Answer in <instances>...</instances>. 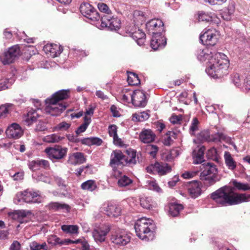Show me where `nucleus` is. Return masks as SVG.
<instances>
[{"instance_id": "nucleus-1", "label": "nucleus", "mask_w": 250, "mask_h": 250, "mask_svg": "<svg viewBox=\"0 0 250 250\" xmlns=\"http://www.w3.org/2000/svg\"><path fill=\"white\" fill-rule=\"evenodd\" d=\"M197 57L200 61L208 60V66L206 71L210 77L218 78L228 73L229 61L224 54L215 51H211L206 48L198 50Z\"/></svg>"}, {"instance_id": "nucleus-2", "label": "nucleus", "mask_w": 250, "mask_h": 250, "mask_svg": "<svg viewBox=\"0 0 250 250\" xmlns=\"http://www.w3.org/2000/svg\"><path fill=\"white\" fill-rule=\"evenodd\" d=\"M210 198L222 207L237 205L250 201V195L235 193L227 186L223 187L212 192Z\"/></svg>"}, {"instance_id": "nucleus-3", "label": "nucleus", "mask_w": 250, "mask_h": 250, "mask_svg": "<svg viewBox=\"0 0 250 250\" xmlns=\"http://www.w3.org/2000/svg\"><path fill=\"white\" fill-rule=\"evenodd\" d=\"M69 91L61 90L52 95L51 98L45 100L46 106L44 108L45 113L53 116L60 115L67 107L66 103L58 104V103L68 98Z\"/></svg>"}, {"instance_id": "nucleus-4", "label": "nucleus", "mask_w": 250, "mask_h": 250, "mask_svg": "<svg viewBox=\"0 0 250 250\" xmlns=\"http://www.w3.org/2000/svg\"><path fill=\"white\" fill-rule=\"evenodd\" d=\"M152 220L143 217L137 220L134 229L137 236L146 241L152 240L154 237V225Z\"/></svg>"}, {"instance_id": "nucleus-5", "label": "nucleus", "mask_w": 250, "mask_h": 250, "mask_svg": "<svg viewBox=\"0 0 250 250\" xmlns=\"http://www.w3.org/2000/svg\"><path fill=\"white\" fill-rule=\"evenodd\" d=\"M202 172L200 173V179L204 182L207 186L214 185L219 181L217 173L218 170L216 166L210 163H204L202 165Z\"/></svg>"}, {"instance_id": "nucleus-6", "label": "nucleus", "mask_w": 250, "mask_h": 250, "mask_svg": "<svg viewBox=\"0 0 250 250\" xmlns=\"http://www.w3.org/2000/svg\"><path fill=\"white\" fill-rule=\"evenodd\" d=\"M111 233V241L116 245L125 246L130 242V236L124 230L112 227Z\"/></svg>"}, {"instance_id": "nucleus-7", "label": "nucleus", "mask_w": 250, "mask_h": 250, "mask_svg": "<svg viewBox=\"0 0 250 250\" xmlns=\"http://www.w3.org/2000/svg\"><path fill=\"white\" fill-rule=\"evenodd\" d=\"M81 14L91 22H95L101 20L100 16L97 10L91 4L83 2L80 7Z\"/></svg>"}, {"instance_id": "nucleus-8", "label": "nucleus", "mask_w": 250, "mask_h": 250, "mask_svg": "<svg viewBox=\"0 0 250 250\" xmlns=\"http://www.w3.org/2000/svg\"><path fill=\"white\" fill-rule=\"evenodd\" d=\"M21 55V50L18 45H15L9 47L4 52L0 59L4 65L13 63Z\"/></svg>"}, {"instance_id": "nucleus-9", "label": "nucleus", "mask_w": 250, "mask_h": 250, "mask_svg": "<svg viewBox=\"0 0 250 250\" xmlns=\"http://www.w3.org/2000/svg\"><path fill=\"white\" fill-rule=\"evenodd\" d=\"M38 192L26 190L23 192H18L16 198L19 202L22 200L28 203H40L42 199Z\"/></svg>"}, {"instance_id": "nucleus-10", "label": "nucleus", "mask_w": 250, "mask_h": 250, "mask_svg": "<svg viewBox=\"0 0 250 250\" xmlns=\"http://www.w3.org/2000/svg\"><path fill=\"white\" fill-rule=\"evenodd\" d=\"M100 21L102 27H108L111 30H117L120 27V20L113 15L102 16Z\"/></svg>"}, {"instance_id": "nucleus-11", "label": "nucleus", "mask_w": 250, "mask_h": 250, "mask_svg": "<svg viewBox=\"0 0 250 250\" xmlns=\"http://www.w3.org/2000/svg\"><path fill=\"white\" fill-rule=\"evenodd\" d=\"M68 149L61 146H55L52 147H47L45 152L51 160H61L65 157Z\"/></svg>"}, {"instance_id": "nucleus-12", "label": "nucleus", "mask_w": 250, "mask_h": 250, "mask_svg": "<svg viewBox=\"0 0 250 250\" xmlns=\"http://www.w3.org/2000/svg\"><path fill=\"white\" fill-rule=\"evenodd\" d=\"M112 227L109 224H103L95 229L92 232L93 237L97 243H102L105 241L108 233L111 231Z\"/></svg>"}, {"instance_id": "nucleus-13", "label": "nucleus", "mask_w": 250, "mask_h": 250, "mask_svg": "<svg viewBox=\"0 0 250 250\" xmlns=\"http://www.w3.org/2000/svg\"><path fill=\"white\" fill-rule=\"evenodd\" d=\"M164 25L163 21L158 19L151 20L146 24L148 33L151 35H159L162 34L164 30Z\"/></svg>"}, {"instance_id": "nucleus-14", "label": "nucleus", "mask_w": 250, "mask_h": 250, "mask_svg": "<svg viewBox=\"0 0 250 250\" xmlns=\"http://www.w3.org/2000/svg\"><path fill=\"white\" fill-rule=\"evenodd\" d=\"M199 39L204 45L213 46L216 43L218 37L215 30L208 29L200 34Z\"/></svg>"}, {"instance_id": "nucleus-15", "label": "nucleus", "mask_w": 250, "mask_h": 250, "mask_svg": "<svg viewBox=\"0 0 250 250\" xmlns=\"http://www.w3.org/2000/svg\"><path fill=\"white\" fill-rule=\"evenodd\" d=\"M124 154L120 150H113L111 154L109 165L112 167L114 172L119 171L117 167L125 166Z\"/></svg>"}, {"instance_id": "nucleus-16", "label": "nucleus", "mask_w": 250, "mask_h": 250, "mask_svg": "<svg viewBox=\"0 0 250 250\" xmlns=\"http://www.w3.org/2000/svg\"><path fill=\"white\" fill-rule=\"evenodd\" d=\"M130 95L132 103L135 106L144 107L146 105V97L144 91L136 90Z\"/></svg>"}, {"instance_id": "nucleus-17", "label": "nucleus", "mask_w": 250, "mask_h": 250, "mask_svg": "<svg viewBox=\"0 0 250 250\" xmlns=\"http://www.w3.org/2000/svg\"><path fill=\"white\" fill-rule=\"evenodd\" d=\"M5 132L8 138L14 139L20 138L23 133V131L21 127L17 123L11 124L7 127Z\"/></svg>"}, {"instance_id": "nucleus-18", "label": "nucleus", "mask_w": 250, "mask_h": 250, "mask_svg": "<svg viewBox=\"0 0 250 250\" xmlns=\"http://www.w3.org/2000/svg\"><path fill=\"white\" fill-rule=\"evenodd\" d=\"M188 192L192 198L198 197L201 194V186L197 181L189 182L187 185Z\"/></svg>"}, {"instance_id": "nucleus-19", "label": "nucleus", "mask_w": 250, "mask_h": 250, "mask_svg": "<svg viewBox=\"0 0 250 250\" xmlns=\"http://www.w3.org/2000/svg\"><path fill=\"white\" fill-rule=\"evenodd\" d=\"M166 39L162 36V34L159 35H152L150 46L153 50H156L163 48L166 46Z\"/></svg>"}, {"instance_id": "nucleus-20", "label": "nucleus", "mask_w": 250, "mask_h": 250, "mask_svg": "<svg viewBox=\"0 0 250 250\" xmlns=\"http://www.w3.org/2000/svg\"><path fill=\"white\" fill-rule=\"evenodd\" d=\"M127 30L128 31L130 36L136 41L138 45L141 46L144 44L146 34L142 30L136 27H133L130 31L128 29Z\"/></svg>"}, {"instance_id": "nucleus-21", "label": "nucleus", "mask_w": 250, "mask_h": 250, "mask_svg": "<svg viewBox=\"0 0 250 250\" xmlns=\"http://www.w3.org/2000/svg\"><path fill=\"white\" fill-rule=\"evenodd\" d=\"M114 176L118 179L117 184L120 188L126 187L132 183V180L128 176L123 174L120 171L114 172Z\"/></svg>"}, {"instance_id": "nucleus-22", "label": "nucleus", "mask_w": 250, "mask_h": 250, "mask_svg": "<svg viewBox=\"0 0 250 250\" xmlns=\"http://www.w3.org/2000/svg\"><path fill=\"white\" fill-rule=\"evenodd\" d=\"M43 50L50 57L55 58L60 55L62 51V48L56 44H47L43 47Z\"/></svg>"}, {"instance_id": "nucleus-23", "label": "nucleus", "mask_w": 250, "mask_h": 250, "mask_svg": "<svg viewBox=\"0 0 250 250\" xmlns=\"http://www.w3.org/2000/svg\"><path fill=\"white\" fill-rule=\"evenodd\" d=\"M68 161L73 165H81L85 162L86 158L83 153L77 152L69 154Z\"/></svg>"}, {"instance_id": "nucleus-24", "label": "nucleus", "mask_w": 250, "mask_h": 250, "mask_svg": "<svg viewBox=\"0 0 250 250\" xmlns=\"http://www.w3.org/2000/svg\"><path fill=\"white\" fill-rule=\"evenodd\" d=\"M102 211L109 217H116L121 214V208L116 205L108 204L106 207L102 208Z\"/></svg>"}, {"instance_id": "nucleus-25", "label": "nucleus", "mask_w": 250, "mask_h": 250, "mask_svg": "<svg viewBox=\"0 0 250 250\" xmlns=\"http://www.w3.org/2000/svg\"><path fill=\"white\" fill-rule=\"evenodd\" d=\"M205 149L206 148L204 146H201L200 147L198 146L194 149L192 152L194 164H201L204 161V155Z\"/></svg>"}, {"instance_id": "nucleus-26", "label": "nucleus", "mask_w": 250, "mask_h": 250, "mask_svg": "<svg viewBox=\"0 0 250 250\" xmlns=\"http://www.w3.org/2000/svg\"><path fill=\"white\" fill-rule=\"evenodd\" d=\"M155 137V134L150 129H144L139 134V139L145 144L153 142Z\"/></svg>"}, {"instance_id": "nucleus-27", "label": "nucleus", "mask_w": 250, "mask_h": 250, "mask_svg": "<svg viewBox=\"0 0 250 250\" xmlns=\"http://www.w3.org/2000/svg\"><path fill=\"white\" fill-rule=\"evenodd\" d=\"M126 155L124 154L125 166H132L136 164V151L133 149L127 150Z\"/></svg>"}, {"instance_id": "nucleus-28", "label": "nucleus", "mask_w": 250, "mask_h": 250, "mask_svg": "<svg viewBox=\"0 0 250 250\" xmlns=\"http://www.w3.org/2000/svg\"><path fill=\"white\" fill-rule=\"evenodd\" d=\"M31 214L29 211L24 210H15L13 212L9 213V216L13 220H17L21 224L24 223V218L29 214Z\"/></svg>"}, {"instance_id": "nucleus-29", "label": "nucleus", "mask_w": 250, "mask_h": 250, "mask_svg": "<svg viewBox=\"0 0 250 250\" xmlns=\"http://www.w3.org/2000/svg\"><path fill=\"white\" fill-rule=\"evenodd\" d=\"M235 4L233 2L230 3L228 7L224 8L221 11L222 18L226 21H230L231 19L232 16L235 11Z\"/></svg>"}, {"instance_id": "nucleus-30", "label": "nucleus", "mask_w": 250, "mask_h": 250, "mask_svg": "<svg viewBox=\"0 0 250 250\" xmlns=\"http://www.w3.org/2000/svg\"><path fill=\"white\" fill-rule=\"evenodd\" d=\"M39 110V109L36 110L31 108L28 111V112L24 119V121L26 125H30L34 122L37 121V119L40 116L38 112Z\"/></svg>"}, {"instance_id": "nucleus-31", "label": "nucleus", "mask_w": 250, "mask_h": 250, "mask_svg": "<svg viewBox=\"0 0 250 250\" xmlns=\"http://www.w3.org/2000/svg\"><path fill=\"white\" fill-rule=\"evenodd\" d=\"M153 170L159 175H163L171 171V167L167 163L156 162L152 166Z\"/></svg>"}, {"instance_id": "nucleus-32", "label": "nucleus", "mask_w": 250, "mask_h": 250, "mask_svg": "<svg viewBox=\"0 0 250 250\" xmlns=\"http://www.w3.org/2000/svg\"><path fill=\"white\" fill-rule=\"evenodd\" d=\"M48 208L50 210L55 211L65 210L69 212L70 209V207L68 205L59 202H51L48 205Z\"/></svg>"}, {"instance_id": "nucleus-33", "label": "nucleus", "mask_w": 250, "mask_h": 250, "mask_svg": "<svg viewBox=\"0 0 250 250\" xmlns=\"http://www.w3.org/2000/svg\"><path fill=\"white\" fill-rule=\"evenodd\" d=\"M49 167V163L48 161L45 160L33 161L29 165V168L32 170H36L40 167L47 168Z\"/></svg>"}, {"instance_id": "nucleus-34", "label": "nucleus", "mask_w": 250, "mask_h": 250, "mask_svg": "<svg viewBox=\"0 0 250 250\" xmlns=\"http://www.w3.org/2000/svg\"><path fill=\"white\" fill-rule=\"evenodd\" d=\"M224 159L225 164L229 169L233 170L235 169L236 162L234 161L229 152L226 151L225 152Z\"/></svg>"}, {"instance_id": "nucleus-35", "label": "nucleus", "mask_w": 250, "mask_h": 250, "mask_svg": "<svg viewBox=\"0 0 250 250\" xmlns=\"http://www.w3.org/2000/svg\"><path fill=\"white\" fill-rule=\"evenodd\" d=\"M15 78H2L0 79V91L10 88L15 82Z\"/></svg>"}, {"instance_id": "nucleus-36", "label": "nucleus", "mask_w": 250, "mask_h": 250, "mask_svg": "<svg viewBox=\"0 0 250 250\" xmlns=\"http://www.w3.org/2000/svg\"><path fill=\"white\" fill-rule=\"evenodd\" d=\"M183 209V206L181 204L176 203H170L169 206V214L172 217L177 216L180 211Z\"/></svg>"}, {"instance_id": "nucleus-37", "label": "nucleus", "mask_w": 250, "mask_h": 250, "mask_svg": "<svg viewBox=\"0 0 250 250\" xmlns=\"http://www.w3.org/2000/svg\"><path fill=\"white\" fill-rule=\"evenodd\" d=\"M83 120L84 123H83L75 131L77 136H79L81 133L84 132L87 128L91 121V118L86 116L84 117Z\"/></svg>"}, {"instance_id": "nucleus-38", "label": "nucleus", "mask_w": 250, "mask_h": 250, "mask_svg": "<svg viewBox=\"0 0 250 250\" xmlns=\"http://www.w3.org/2000/svg\"><path fill=\"white\" fill-rule=\"evenodd\" d=\"M97 188L96 184L94 180H87L81 185V188L83 189L87 190L90 191L94 190Z\"/></svg>"}, {"instance_id": "nucleus-39", "label": "nucleus", "mask_w": 250, "mask_h": 250, "mask_svg": "<svg viewBox=\"0 0 250 250\" xmlns=\"http://www.w3.org/2000/svg\"><path fill=\"white\" fill-rule=\"evenodd\" d=\"M149 117V114L145 111L139 113H135L132 115V120L134 121L143 122Z\"/></svg>"}, {"instance_id": "nucleus-40", "label": "nucleus", "mask_w": 250, "mask_h": 250, "mask_svg": "<svg viewBox=\"0 0 250 250\" xmlns=\"http://www.w3.org/2000/svg\"><path fill=\"white\" fill-rule=\"evenodd\" d=\"M127 82L129 85H137L140 84V80L137 74L133 72H129L128 75Z\"/></svg>"}, {"instance_id": "nucleus-41", "label": "nucleus", "mask_w": 250, "mask_h": 250, "mask_svg": "<svg viewBox=\"0 0 250 250\" xmlns=\"http://www.w3.org/2000/svg\"><path fill=\"white\" fill-rule=\"evenodd\" d=\"M61 229L63 231L67 233L77 234L78 233L79 228L76 225H63L62 226Z\"/></svg>"}, {"instance_id": "nucleus-42", "label": "nucleus", "mask_w": 250, "mask_h": 250, "mask_svg": "<svg viewBox=\"0 0 250 250\" xmlns=\"http://www.w3.org/2000/svg\"><path fill=\"white\" fill-rule=\"evenodd\" d=\"M152 201L150 197H143L140 198V205L144 208L150 209L152 208Z\"/></svg>"}, {"instance_id": "nucleus-43", "label": "nucleus", "mask_w": 250, "mask_h": 250, "mask_svg": "<svg viewBox=\"0 0 250 250\" xmlns=\"http://www.w3.org/2000/svg\"><path fill=\"white\" fill-rule=\"evenodd\" d=\"M175 135V133L173 131H168L164 136L162 142L163 144L166 146H170L173 142V140L171 139V137H174Z\"/></svg>"}, {"instance_id": "nucleus-44", "label": "nucleus", "mask_w": 250, "mask_h": 250, "mask_svg": "<svg viewBox=\"0 0 250 250\" xmlns=\"http://www.w3.org/2000/svg\"><path fill=\"white\" fill-rule=\"evenodd\" d=\"M30 250H48V247L45 243L40 244L36 241H33L30 244Z\"/></svg>"}, {"instance_id": "nucleus-45", "label": "nucleus", "mask_w": 250, "mask_h": 250, "mask_svg": "<svg viewBox=\"0 0 250 250\" xmlns=\"http://www.w3.org/2000/svg\"><path fill=\"white\" fill-rule=\"evenodd\" d=\"M227 139L228 138L227 136L223 133H217L210 136L209 141L218 142H221V141H227Z\"/></svg>"}, {"instance_id": "nucleus-46", "label": "nucleus", "mask_w": 250, "mask_h": 250, "mask_svg": "<svg viewBox=\"0 0 250 250\" xmlns=\"http://www.w3.org/2000/svg\"><path fill=\"white\" fill-rule=\"evenodd\" d=\"M97 7L99 11L102 13H103L104 15H112L111 10L109 9L108 6L105 3L99 2L97 4Z\"/></svg>"}, {"instance_id": "nucleus-47", "label": "nucleus", "mask_w": 250, "mask_h": 250, "mask_svg": "<svg viewBox=\"0 0 250 250\" xmlns=\"http://www.w3.org/2000/svg\"><path fill=\"white\" fill-rule=\"evenodd\" d=\"M70 124L67 123L65 122H62L55 126L53 128V130L55 131H66L70 128Z\"/></svg>"}, {"instance_id": "nucleus-48", "label": "nucleus", "mask_w": 250, "mask_h": 250, "mask_svg": "<svg viewBox=\"0 0 250 250\" xmlns=\"http://www.w3.org/2000/svg\"><path fill=\"white\" fill-rule=\"evenodd\" d=\"M199 124L198 119L196 117L194 118L189 128V132L191 135H194L195 132L198 130Z\"/></svg>"}, {"instance_id": "nucleus-49", "label": "nucleus", "mask_w": 250, "mask_h": 250, "mask_svg": "<svg viewBox=\"0 0 250 250\" xmlns=\"http://www.w3.org/2000/svg\"><path fill=\"white\" fill-rule=\"evenodd\" d=\"M60 140V137L56 134H53L45 136L44 138V141L49 143H53L58 142Z\"/></svg>"}, {"instance_id": "nucleus-50", "label": "nucleus", "mask_w": 250, "mask_h": 250, "mask_svg": "<svg viewBox=\"0 0 250 250\" xmlns=\"http://www.w3.org/2000/svg\"><path fill=\"white\" fill-rule=\"evenodd\" d=\"M210 137L209 132L207 130H204L199 134L197 140L201 142L209 141Z\"/></svg>"}, {"instance_id": "nucleus-51", "label": "nucleus", "mask_w": 250, "mask_h": 250, "mask_svg": "<svg viewBox=\"0 0 250 250\" xmlns=\"http://www.w3.org/2000/svg\"><path fill=\"white\" fill-rule=\"evenodd\" d=\"M233 184L234 186L239 190L244 191L250 190V186L248 184H244L236 181H233Z\"/></svg>"}, {"instance_id": "nucleus-52", "label": "nucleus", "mask_w": 250, "mask_h": 250, "mask_svg": "<svg viewBox=\"0 0 250 250\" xmlns=\"http://www.w3.org/2000/svg\"><path fill=\"white\" fill-rule=\"evenodd\" d=\"M231 80L236 86L238 87L241 85L242 80L239 74L236 73L232 74L231 75Z\"/></svg>"}, {"instance_id": "nucleus-53", "label": "nucleus", "mask_w": 250, "mask_h": 250, "mask_svg": "<svg viewBox=\"0 0 250 250\" xmlns=\"http://www.w3.org/2000/svg\"><path fill=\"white\" fill-rule=\"evenodd\" d=\"M48 243L52 245H56L60 244L61 245H64V240H62L56 236H53L48 239Z\"/></svg>"}, {"instance_id": "nucleus-54", "label": "nucleus", "mask_w": 250, "mask_h": 250, "mask_svg": "<svg viewBox=\"0 0 250 250\" xmlns=\"http://www.w3.org/2000/svg\"><path fill=\"white\" fill-rule=\"evenodd\" d=\"M148 188L150 189L155 191L158 193H160L162 191V189L159 187L158 184L154 181H150L149 182Z\"/></svg>"}, {"instance_id": "nucleus-55", "label": "nucleus", "mask_w": 250, "mask_h": 250, "mask_svg": "<svg viewBox=\"0 0 250 250\" xmlns=\"http://www.w3.org/2000/svg\"><path fill=\"white\" fill-rule=\"evenodd\" d=\"M10 104H5L0 106V118H4L6 116L8 113V107L10 105Z\"/></svg>"}, {"instance_id": "nucleus-56", "label": "nucleus", "mask_w": 250, "mask_h": 250, "mask_svg": "<svg viewBox=\"0 0 250 250\" xmlns=\"http://www.w3.org/2000/svg\"><path fill=\"white\" fill-rule=\"evenodd\" d=\"M198 19L199 21L209 22L212 21V18L210 16L203 12H201L199 14Z\"/></svg>"}, {"instance_id": "nucleus-57", "label": "nucleus", "mask_w": 250, "mask_h": 250, "mask_svg": "<svg viewBox=\"0 0 250 250\" xmlns=\"http://www.w3.org/2000/svg\"><path fill=\"white\" fill-rule=\"evenodd\" d=\"M117 126L115 125H111L108 126V131L110 137H113L117 134Z\"/></svg>"}, {"instance_id": "nucleus-58", "label": "nucleus", "mask_w": 250, "mask_h": 250, "mask_svg": "<svg viewBox=\"0 0 250 250\" xmlns=\"http://www.w3.org/2000/svg\"><path fill=\"white\" fill-rule=\"evenodd\" d=\"M78 136H77L76 134V135H74L73 134H69L66 135V138L69 140V141L74 143H78L80 142L81 139L78 138Z\"/></svg>"}, {"instance_id": "nucleus-59", "label": "nucleus", "mask_w": 250, "mask_h": 250, "mask_svg": "<svg viewBox=\"0 0 250 250\" xmlns=\"http://www.w3.org/2000/svg\"><path fill=\"white\" fill-rule=\"evenodd\" d=\"M35 130L36 131H42L46 129L45 124L42 121H39L37 124Z\"/></svg>"}, {"instance_id": "nucleus-60", "label": "nucleus", "mask_w": 250, "mask_h": 250, "mask_svg": "<svg viewBox=\"0 0 250 250\" xmlns=\"http://www.w3.org/2000/svg\"><path fill=\"white\" fill-rule=\"evenodd\" d=\"M148 149H150V155L155 157L158 151V147L156 145H150L148 146Z\"/></svg>"}, {"instance_id": "nucleus-61", "label": "nucleus", "mask_w": 250, "mask_h": 250, "mask_svg": "<svg viewBox=\"0 0 250 250\" xmlns=\"http://www.w3.org/2000/svg\"><path fill=\"white\" fill-rule=\"evenodd\" d=\"M208 1L211 5H221L225 3L227 0H205Z\"/></svg>"}, {"instance_id": "nucleus-62", "label": "nucleus", "mask_w": 250, "mask_h": 250, "mask_svg": "<svg viewBox=\"0 0 250 250\" xmlns=\"http://www.w3.org/2000/svg\"><path fill=\"white\" fill-rule=\"evenodd\" d=\"M113 139V143L115 145L118 146H122L123 145V142L121 139L119 138L118 134L112 137Z\"/></svg>"}, {"instance_id": "nucleus-63", "label": "nucleus", "mask_w": 250, "mask_h": 250, "mask_svg": "<svg viewBox=\"0 0 250 250\" xmlns=\"http://www.w3.org/2000/svg\"><path fill=\"white\" fill-rule=\"evenodd\" d=\"M21 244L17 241H14L11 245L10 250H20Z\"/></svg>"}, {"instance_id": "nucleus-64", "label": "nucleus", "mask_w": 250, "mask_h": 250, "mask_svg": "<svg viewBox=\"0 0 250 250\" xmlns=\"http://www.w3.org/2000/svg\"><path fill=\"white\" fill-rule=\"evenodd\" d=\"M91 142L92 145L100 146L102 144L103 141L98 137H91Z\"/></svg>"}]
</instances>
